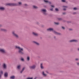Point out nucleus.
<instances>
[{"instance_id":"bb28decb","label":"nucleus","mask_w":79,"mask_h":79,"mask_svg":"<svg viewBox=\"0 0 79 79\" xmlns=\"http://www.w3.org/2000/svg\"><path fill=\"white\" fill-rule=\"evenodd\" d=\"M73 9L74 10H77V8H76V7H74L73 8Z\"/></svg>"},{"instance_id":"7c9ffc66","label":"nucleus","mask_w":79,"mask_h":79,"mask_svg":"<svg viewBox=\"0 0 79 79\" xmlns=\"http://www.w3.org/2000/svg\"><path fill=\"white\" fill-rule=\"evenodd\" d=\"M62 29H64V27H62Z\"/></svg>"},{"instance_id":"a878e982","label":"nucleus","mask_w":79,"mask_h":79,"mask_svg":"<svg viewBox=\"0 0 79 79\" xmlns=\"http://www.w3.org/2000/svg\"><path fill=\"white\" fill-rule=\"evenodd\" d=\"M55 10H56V11H58V8H56L55 9Z\"/></svg>"},{"instance_id":"ddd939ff","label":"nucleus","mask_w":79,"mask_h":79,"mask_svg":"<svg viewBox=\"0 0 79 79\" xmlns=\"http://www.w3.org/2000/svg\"><path fill=\"white\" fill-rule=\"evenodd\" d=\"M4 76L5 77H7L8 76V73H6L4 74Z\"/></svg>"},{"instance_id":"aec40b11","label":"nucleus","mask_w":79,"mask_h":79,"mask_svg":"<svg viewBox=\"0 0 79 79\" xmlns=\"http://www.w3.org/2000/svg\"><path fill=\"white\" fill-rule=\"evenodd\" d=\"M43 75H44V76H47V75L46 74H45V73H44V72H43Z\"/></svg>"},{"instance_id":"37998d69","label":"nucleus","mask_w":79,"mask_h":79,"mask_svg":"<svg viewBox=\"0 0 79 79\" xmlns=\"http://www.w3.org/2000/svg\"><path fill=\"white\" fill-rule=\"evenodd\" d=\"M1 77V75H0V77Z\"/></svg>"},{"instance_id":"c756f323","label":"nucleus","mask_w":79,"mask_h":79,"mask_svg":"<svg viewBox=\"0 0 79 79\" xmlns=\"http://www.w3.org/2000/svg\"><path fill=\"white\" fill-rule=\"evenodd\" d=\"M21 60H22V61H24V59L23 58H22L21 59Z\"/></svg>"},{"instance_id":"f257e3e1","label":"nucleus","mask_w":79,"mask_h":79,"mask_svg":"<svg viewBox=\"0 0 79 79\" xmlns=\"http://www.w3.org/2000/svg\"><path fill=\"white\" fill-rule=\"evenodd\" d=\"M15 48L19 49V53H20V54L22 55L24 54V52H23V49L21 48L19 46H16Z\"/></svg>"},{"instance_id":"2eb2a0df","label":"nucleus","mask_w":79,"mask_h":79,"mask_svg":"<svg viewBox=\"0 0 79 79\" xmlns=\"http://www.w3.org/2000/svg\"><path fill=\"white\" fill-rule=\"evenodd\" d=\"M15 77V76H11L10 77V79H14Z\"/></svg>"},{"instance_id":"4be33fe9","label":"nucleus","mask_w":79,"mask_h":79,"mask_svg":"<svg viewBox=\"0 0 79 79\" xmlns=\"http://www.w3.org/2000/svg\"><path fill=\"white\" fill-rule=\"evenodd\" d=\"M21 67L20 65H19L17 66L18 69H20V67Z\"/></svg>"},{"instance_id":"9d476101","label":"nucleus","mask_w":79,"mask_h":79,"mask_svg":"<svg viewBox=\"0 0 79 79\" xmlns=\"http://www.w3.org/2000/svg\"><path fill=\"white\" fill-rule=\"evenodd\" d=\"M44 2H46V3H48L50 4H51V2H49L47 1H45V0H44Z\"/></svg>"},{"instance_id":"c9c22d12","label":"nucleus","mask_w":79,"mask_h":79,"mask_svg":"<svg viewBox=\"0 0 79 79\" xmlns=\"http://www.w3.org/2000/svg\"><path fill=\"white\" fill-rule=\"evenodd\" d=\"M52 7H54V6H51Z\"/></svg>"},{"instance_id":"2f4dec72","label":"nucleus","mask_w":79,"mask_h":79,"mask_svg":"<svg viewBox=\"0 0 79 79\" xmlns=\"http://www.w3.org/2000/svg\"><path fill=\"white\" fill-rule=\"evenodd\" d=\"M1 74H3V71H1Z\"/></svg>"},{"instance_id":"6ab92c4d","label":"nucleus","mask_w":79,"mask_h":79,"mask_svg":"<svg viewBox=\"0 0 79 79\" xmlns=\"http://www.w3.org/2000/svg\"><path fill=\"white\" fill-rule=\"evenodd\" d=\"M40 66L41 69H43V66H42V64H41Z\"/></svg>"},{"instance_id":"1a4fd4ad","label":"nucleus","mask_w":79,"mask_h":79,"mask_svg":"<svg viewBox=\"0 0 79 79\" xmlns=\"http://www.w3.org/2000/svg\"><path fill=\"white\" fill-rule=\"evenodd\" d=\"M54 33L56 34H57V35H60V33H57V32L55 31H54Z\"/></svg>"},{"instance_id":"39448f33","label":"nucleus","mask_w":79,"mask_h":79,"mask_svg":"<svg viewBox=\"0 0 79 79\" xmlns=\"http://www.w3.org/2000/svg\"><path fill=\"white\" fill-rule=\"evenodd\" d=\"M0 52H2V53H5V51L3 49H0Z\"/></svg>"},{"instance_id":"a19ab883","label":"nucleus","mask_w":79,"mask_h":79,"mask_svg":"<svg viewBox=\"0 0 79 79\" xmlns=\"http://www.w3.org/2000/svg\"><path fill=\"white\" fill-rule=\"evenodd\" d=\"M70 30H72V29H70Z\"/></svg>"},{"instance_id":"5701e85b","label":"nucleus","mask_w":79,"mask_h":79,"mask_svg":"<svg viewBox=\"0 0 79 79\" xmlns=\"http://www.w3.org/2000/svg\"><path fill=\"white\" fill-rule=\"evenodd\" d=\"M33 7L34 8H37V6H33Z\"/></svg>"},{"instance_id":"7ed1b4c3","label":"nucleus","mask_w":79,"mask_h":79,"mask_svg":"<svg viewBox=\"0 0 79 79\" xmlns=\"http://www.w3.org/2000/svg\"><path fill=\"white\" fill-rule=\"evenodd\" d=\"M12 34H13V35H14V36L15 37H16L17 38H18V35H17V34H15V33L14 31H13L12 32Z\"/></svg>"},{"instance_id":"f03ea898","label":"nucleus","mask_w":79,"mask_h":79,"mask_svg":"<svg viewBox=\"0 0 79 79\" xmlns=\"http://www.w3.org/2000/svg\"><path fill=\"white\" fill-rule=\"evenodd\" d=\"M7 5H8V6H16V4H10L8 3L6 4Z\"/></svg>"},{"instance_id":"c85d7f7f","label":"nucleus","mask_w":79,"mask_h":79,"mask_svg":"<svg viewBox=\"0 0 79 79\" xmlns=\"http://www.w3.org/2000/svg\"><path fill=\"white\" fill-rule=\"evenodd\" d=\"M27 79H32V78H28Z\"/></svg>"},{"instance_id":"412c9836","label":"nucleus","mask_w":79,"mask_h":79,"mask_svg":"<svg viewBox=\"0 0 79 79\" xmlns=\"http://www.w3.org/2000/svg\"><path fill=\"white\" fill-rule=\"evenodd\" d=\"M29 60H30V57H29V56H28L27 57V60H28V61H29Z\"/></svg>"},{"instance_id":"4c0bfd02","label":"nucleus","mask_w":79,"mask_h":79,"mask_svg":"<svg viewBox=\"0 0 79 79\" xmlns=\"http://www.w3.org/2000/svg\"><path fill=\"white\" fill-rule=\"evenodd\" d=\"M63 15H64V14H65V13H63Z\"/></svg>"},{"instance_id":"ea45409f","label":"nucleus","mask_w":79,"mask_h":79,"mask_svg":"<svg viewBox=\"0 0 79 79\" xmlns=\"http://www.w3.org/2000/svg\"><path fill=\"white\" fill-rule=\"evenodd\" d=\"M46 73H48V72L46 71Z\"/></svg>"},{"instance_id":"473e14b6","label":"nucleus","mask_w":79,"mask_h":79,"mask_svg":"<svg viewBox=\"0 0 79 79\" xmlns=\"http://www.w3.org/2000/svg\"><path fill=\"white\" fill-rule=\"evenodd\" d=\"M50 10H51V11H52L53 10V9H50Z\"/></svg>"},{"instance_id":"0eeeda50","label":"nucleus","mask_w":79,"mask_h":79,"mask_svg":"<svg viewBox=\"0 0 79 79\" xmlns=\"http://www.w3.org/2000/svg\"><path fill=\"white\" fill-rule=\"evenodd\" d=\"M47 31H53V29L52 28H49L47 29Z\"/></svg>"},{"instance_id":"f3484780","label":"nucleus","mask_w":79,"mask_h":79,"mask_svg":"<svg viewBox=\"0 0 79 79\" xmlns=\"http://www.w3.org/2000/svg\"><path fill=\"white\" fill-rule=\"evenodd\" d=\"M24 69H25V68H23L22 69V70L21 71L20 73H23V71L24 70Z\"/></svg>"},{"instance_id":"4468645a","label":"nucleus","mask_w":79,"mask_h":79,"mask_svg":"<svg viewBox=\"0 0 79 79\" xmlns=\"http://www.w3.org/2000/svg\"><path fill=\"white\" fill-rule=\"evenodd\" d=\"M0 10H5V8L3 7H1L0 8Z\"/></svg>"},{"instance_id":"423d86ee","label":"nucleus","mask_w":79,"mask_h":79,"mask_svg":"<svg viewBox=\"0 0 79 79\" xmlns=\"http://www.w3.org/2000/svg\"><path fill=\"white\" fill-rule=\"evenodd\" d=\"M35 68V65H33L32 66H30L29 67V68L30 69H34Z\"/></svg>"},{"instance_id":"20e7f679","label":"nucleus","mask_w":79,"mask_h":79,"mask_svg":"<svg viewBox=\"0 0 79 79\" xmlns=\"http://www.w3.org/2000/svg\"><path fill=\"white\" fill-rule=\"evenodd\" d=\"M41 11H43L44 14V15H47V14H46V10L45 9H43L41 10Z\"/></svg>"},{"instance_id":"dca6fc26","label":"nucleus","mask_w":79,"mask_h":79,"mask_svg":"<svg viewBox=\"0 0 79 79\" xmlns=\"http://www.w3.org/2000/svg\"><path fill=\"white\" fill-rule=\"evenodd\" d=\"M1 31H5V32L6 31V30L3 29H1Z\"/></svg>"},{"instance_id":"393cba45","label":"nucleus","mask_w":79,"mask_h":79,"mask_svg":"<svg viewBox=\"0 0 79 79\" xmlns=\"http://www.w3.org/2000/svg\"><path fill=\"white\" fill-rule=\"evenodd\" d=\"M19 5H21V2H19Z\"/></svg>"},{"instance_id":"b1692460","label":"nucleus","mask_w":79,"mask_h":79,"mask_svg":"<svg viewBox=\"0 0 79 79\" xmlns=\"http://www.w3.org/2000/svg\"><path fill=\"white\" fill-rule=\"evenodd\" d=\"M55 24H56L57 25H58V24H59V23H55Z\"/></svg>"},{"instance_id":"f704fd0d","label":"nucleus","mask_w":79,"mask_h":79,"mask_svg":"<svg viewBox=\"0 0 79 79\" xmlns=\"http://www.w3.org/2000/svg\"><path fill=\"white\" fill-rule=\"evenodd\" d=\"M66 8H64L63 9V10H66Z\"/></svg>"},{"instance_id":"58836bf2","label":"nucleus","mask_w":79,"mask_h":79,"mask_svg":"<svg viewBox=\"0 0 79 79\" xmlns=\"http://www.w3.org/2000/svg\"><path fill=\"white\" fill-rule=\"evenodd\" d=\"M77 64H78V65H79V63H77Z\"/></svg>"},{"instance_id":"e433bc0d","label":"nucleus","mask_w":79,"mask_h":79,"mask_svg":"<svg viewBox=\"0 0 79 79\" xmlns=\"http://www.w3.org/2000/svg\"><path fill=\"white\" fill-rule=\"evenodd\" d=\"M76 61L78 60V59H76Z\"/></svg>"},{"instance_id":"6e6552de","label":"nucleus","mask_w":79,"mask_h":79,"mask_svg":"<svg viewBox=\"0 0 79 79\" xmlns=\"http://www.w3.org/2000/svg\"><path fill=\"white\" fill-rule=\"evenodd\" d=\"M3 67L4 69H6V64H4L3 65Z\"/></svg>"},{"instance_id":"9b49d317","label":"nucleus","mask_w":79,"mask_h":79,"mask_svg":"<svg viewBox=\"0 0 79 79\" xmlns=\"http://www.w3.org/2000/svg\"><path fill=\"white\" fill-rule=\"evenodd\" d=\"M33 34L34 35H35L36 36H37V35H38V34H37V33H35V32H33Z\"/></svg>"},{"instance_id":"a211bd4d","label":"nucleus","mask_w":79,"mask_h":79,"mask_svg":"<svg viewBox=\"0 0 79 79\" xmlns=\"http://www.w3.org/2000/svg\"><path fill=\"white\" fill-rule=\"evenodd\" d=\"M34 42V43L36 44V45H39V44L38 43H37V42Z\"/></svg>"},{"instance_id":"c03bdc74","label":"nucleus","mask_w":79,"mask_h":79,"mask_svg":"<svg viewBox=\"0 0 79 79\" xmlns=\"http://www.w3.org/2000/svg\"><path fill=\"white\" fill-rule=\"evenodd\" d=\"M76 13H75L74 14H75Z\"/></svg>"},{"instance_id":"cd10ccee","label":"nucleus","mask_w":79,"mask_h":79,"mask_svg":"<svg viewBox=\"0 0 79 79\" xmlns=\"http://www.w3.org/2000/svg\"><path fill=\"white\" fill-rule=\"evenodd\" d=\"M62 2H65V0H62Z\"/></svg>"},{"instance_id":"a18cd8bd","label":"nucleus","mask_w":79,"mask_h":79,"mask_svg":"<svg viewBox=\"0 0 79 79\" xmlns=\"http://www.w3.org/2000/svg\"><path fill=\"white\" fill-rule=\"evenodd\" d=\"M34 79H35V78Z\"/></svg>"},{"instance_id":"f8f14e48","label":"nucleus","mask_w":79,"mask_h":79,"mask_svg":"<svg viewBox=\"0 0 79 79\" xmlns=\"http://www.w3.org/2000/svg\"><path fill=\"white\" fill-rule=\"evenodd\" d=\"M70 42H77V40H72L70 41Z\"/></svg>"},{"instance_id":"72a5a7b5","label":"nucleus","mask_w":79,"mask_h":79,"mask_svg":"<svg viewBox=\"0 0 79 79\" xmlns=\"http://www.w3.org/2000/svg\"><path fill=\"white\" fill-rule=\"evenodd\" d=\"M63 7H65V8H67V6H63Z\"/></svg>"},{"instance_id":"79ce46f5","label":"nucleus","mask_w":79,"mask_h":79,"mask_svg":"<svg viewBox=\"0 0 79 79\" xmlns=\"http://www.w3.org/2000/svg\"><path fill=\"white\" fill-rule=\"evenodd\" d=\"M25 6L27 5L26 4H25Z\"/></svg>"}]
</instances>
